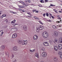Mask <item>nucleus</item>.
Instances as JSON below:
<instances>
[{
    "instance_id": "20",
    "label": "nucleus",
    "mask_w": 62,
    "mask_h": 62,
    "mask_svg": "<svg viewBox=\"0 0 62 62\" xmlns=\"http://www.w3.org/2000/svg\"><path fill=\"white\" fill-rule=\"evenodd\" d=\"M57 58L56 57H55L54 58V60L55 61H57Z\"/></svg>"
},
{
    "instance_id": "22",
    "label": "nucleus",
    "mask_w": 62,
    "mask_h": 62,
    "mask_svg": "<svg viewBox=\"0 0 62 62\" xmlns=\"http://www.w3.org/2000/svg\"><path fill=\"white\" fill-rule=\"evenodd\" d=\"M30 51L32 53V52H34L35 51V50H32L30 49Z\"/></svg>"
},
{
    "instance_id": "59",
    "label": "nucleus",
    "mask_w": 62,
    "mask_h": 62,
    "mask_svg": "<svg viewBox=\"0 0 62 62\" xmlns=\"http://www.w3.org/2000/svg\"><path fill=\"white\" fill-rule=\"evenodd\" d=\"M13 13H14V14H16V13L15 12H13Z\"/></svg>"
},
{
    "instance_id": "51",
    "label": "nucleus",
    "mask_w": 62,
    "mask_h": 62,
    "mask_svg": "<svg viewBox=\"0 0 62 62\" xmlns=\"http://www.w3.org/2000/svg\"><path fill=\"white\" fill-rule=\"evenodd\" d=\"M35 12L36 13H38V12H38V11H36Z\"/></svg>"
},
{
    "instance_id": "56",
    "label": "nucleus",
    "mask_w": 62,
    "mask_h": 62,
    "mask_svg": "<svg viewBox=\"0 0 62 62\" xmlns=\"http://www.w3.org/2000/svg\"><path fill=\"white\" fill-rule=\"evenodd\" d=\"M16 37H17V34H16Z\"/></svg>"
},
{
    "instance_id": "64",
    "label": "nucleus",
    "mask_w": 62,
    "mask_h": 62,
    "mask_svg": "<svg viewBox=\"0 0 62 62\" xmlns=\"http://www.w3.org/2000/svg\"><path fill=\"white\" fill-rule=\"evenodd\" d=\"M16 25H18V24H16Z\"/></svg>"
},
{
    "instance_id": "50",
    "label": "nucleus",
    "mask_w": 62,
    "mask_h": 62,
    "mask_svg": "<svg viewBox=\"0 0 62 62\" xmlns=\"http://www.w3.org/2000/svg\"><path fill=\"white\" fill-rule=\"evenodd\" d=\"M4 17V15H3L2 16V18H3Z\"/></svg>"
},
{
    "instance_id": "45",
    "label": "nucleus",
    "mask_w": 62,
    "mask_h": 62,
    "mask_svg": "<svg viewBox=\"0 0 62 62\" xmlns=\"http://www.w3.org/2000/svg\"><path fill=\"white\" fill-rule=\"evenodd\" d=\"M36 20H39V18H36Z\"/></svg>"
},
{
    "instance_id": "5",
    "label": "nucleus",
    "mask_w": 62,
    "mask_h": 62,
    "mask_svg": "<svg viewBox=\"0 0 62 62\" xmlns=\"http://www.w3.org/2000/svg\"><path fill=\"white\" fill-rule=\"evenodd\" d=\"M62 48V45H58V49L59 50H61Z\"/></svg>"
},
{
    "instance_id": "29",
    "label": "nucleus",
    "mask_w": 62,
    "mask_h": 62,
    "mask_svg": "<svg viewBox=\"0 0 62 62\" xmlns=\"http://www.w3.org/2000/svg\"><path fill=\"white\" fill-rule=\"evenodd\" d=\"M40 2H41V3H44V1L42 0L40 1Z\"/></svg>"
},
{
    "instance_id": "53",
    "label": "nucleus",
    "mask_w": 62,
    "mask_h": 62,
    "mask_svg": "<svg viewBox=\"0 0 62 62\" xmlns=\"http://www.w3.org/2000/svg\"><path fill=\"white\" fill-rule=\"evenodd\" d=\"M51 17L52 18H53V19H54V17L53 16H51Z\"/></svg>"
},
{
    "instance_id": "33",
    "label": "nucleus",
    "mask_w": 62,
    "mask_h": 62,
    "mask_svg": "<svg viewBox=\"0 0 62 62\" xmlns=\"http://www.w3.org/2000/svg\"><path fill=\"white\" fill-rule=\"evenodd\" d=\"M46 15L47 16V17H48V16H49V14H48V13H47L46 14Z\"/></svg>"
},
{
    "instance_id": "8",
    "label": "nucleus",
    "mask_w": 62,
    "mask_h": 62,
    "mask_svg": "<svg viewBox=\"0 0 62 62\" xmlns=\"http://www.w3.org/2000/svg\"><path fill=\"white\" fill-rule=\"evenodd\" d=\"M58 34L57 32L55 31L54 32V35L55 37H57V36H58Z\"/></svg>"
},
{
    "instance_id": "2",
    "label": "nucleus",
    "mask_w": 62,
    "mask_h": 62,
    "mask_svg": "<svg viewBox=\"0 0 62 62\" xmlns=\"http://www.w3.org/2000/svg\"><path fill=\"white\" fill-rule=\"evenodd\" d=\"M42 35L44 38L46 39L47 38L48 36V33L46 31H45L43 33Z\"/></svg>"
},
{
    "instance_id": "3",
    "label": "nucleus",
    "mask_w": 62,
    "mask_h": 62,
    "mask_svg": "<svg viewBox=\"0 0 62 62\" xmlns=\"http://www.w3.org/2000/svg\"><path fill=\"white\" fill-rule=\"evenodd\" d=\"M42 35L44 38L46 39L47 38L48 36V33L46 31H45L43 33Z\"/></svg>"
},
{
    "instance_id": "7",
    "label": "nucleus",
    "mask_w": 62,
    "mask_h": 62,
    "mask_svg": "<svg viewBox=\"0 0 62 62\" xmlns=\"http://www.w3.org/2000/svg\"><path fill=\"white\" fill-rule=\"evenodd\" d=\"M47 55V54L45 52H43L42 54V56L43 57H45Z\"/></svg>"
},
{
    "instance_id": "34",
    "label": "nucleus",
    "mask_w": 62,
    "mask_h": 62,
    "mask_svg": "<svg viewBox=\"0 0 62 62\" xmlns=\"http://www.w3.org/2000/svg\"><path fill=\"white\" fill-rule=\"evenodd\" d=\"M27 13V14H28L29 15H31V14H30V13Z\"/></svg>"
},
{
    "instance_id": "44",
    "label": "nucleus",
    "mask_w": 62,
    "mask_h": 62,
    "mask_svg": "<svg viewBox=\"0 0 62 62\" xmlns=\"http://www.w3.org/2000/svg\"><path fill=\"white\" fill-rule=\"evenodd\" d=\"M48 22H52V21H51L50 20H48Z\"/></svg>"
},
{
    "instance_id": "40",
    "label": "nucleus",
    "mask_w": 62,
    "mask_h": 62,
    "mask_svg": "<svg viewBox=\"0 0 62 62\" xmlns=\"http://www.w3.org/2000/svg\"><path fill=\"white\" fill-rule=\"evenodd\" d=\"M34 18H35V19H37V17H36V16H34Z\"/></svg>"
},
{
    "instance_id": "9",
    "label": "nucleus",
    "mask_w": 62,
    "mask_h": 62,
    "mask_svg": "<svg viewBox=\"0 0 62 62\" xmlns=\"http://www.w3.org/2000/svg\"><path fill=\"white\" fill-rule=\"evenodd\" d=\"M38 36L36 35H35L33 37V39L34 40H36L38 39Z\"/></svg>"
},
{
    "instance_id": "48",
    "label": "nucleus",
    "mask_w": 62,
    "mask_h": 62,
    "mask_svg": "<svg viewBox=\"0 0 62 62\" xmlns=\"http://www.w3.org/2000/svg\"><path fill=\"white\" fill-rule=\"evenodd\" d=\"M4 15V17H6V16H7L6 15V14Z\"/></svg>"
},
{
    "instance_id": "18",
    "label": "nucleus",
    "mask_w": 62,
    "mask_h": 62,
    "mask_svg": "<svg viewBox=\"0 0 62 62\" xmlns=\"http://www.w3.org/2000/svg\"><path fill=\"white\" fill-rule=\"evenodd\" d=\"M15 34H13L12 36V38H16V37H15Z\"/></svg>"
},
{
    "instance_id": "42",
    "label": "nucleus",
    "mask_w": 62,
    "mask_h": 62,
    "mask_svg": "<svg viewBox=\"0 0 62 62\" xmlns=\"http://www.w3.org/2000/svg\"><path fill=\"white\" fill-rule=\"evenodd\" d=\"M45 2H48V1L47 0H45Z\"/></svg>"
},
{
    "instance_id": "54",
    "label": "nucleus",
    "mask_w": 62,
    "mask_h": 62,
    "mask_svg": "<svg viewBox=\"0 0 62 62\" xmlns=\"http://www.w3.org/2000/svg\"><path fill=\"white\" fill-rule=\"evenodd\" d=\"M61 18L60 17H59L58 18H57V19H61Z\"/></svg>"
},
{
    "instance_id": "17",
    "label": "nucleus",
    "mask_w": 62,
    "mask_h": 62,
    "mask_svg": "<svg viewBox=\"0 0 62 62\" xmlns=\"http://www.w3.org/2000/svg\"><path fill=\"white\" fill-rule=\"evenodd\" d=\"M52 27L54 28V29H57V28L56 26L55 25H53L52 26Z\"/></svg>"
},
{
    "instance_id": "23",
    "label": "nucleus",
    "mask_w": 62,
    "mask_h": 62,
    "mask_svg": "<svg viewBox=\"0 0 62 62\" xmlns=\"http://www.w3.org/2000/svg\"><path fill=\"white\" fill-rule=\"evenodd\" d=\"M19 2L21 3V4H25V3L23 2V1H19Z\"/></svg>"
},
{
    "instance_id": "10",
    "label": "nucleus",
    "mask_w": 62,
    "mask_h": 62,
    "mask_svg": "<svg viewBox=\"0 0 62 62\" xmlns=\"http://www.w3.org/2000/svg\"><path fill=\"white\" fill-rule=\"evenodd\" d=\"M23 29L24 30V31H26V30H27V26L26 25L24 26H23Z\"/></svg>"
},
{
    "instance_id": "39",
    "label": "nucleus",
    "mask_w": 62,
    "mask_h": 62,
    "mask_svg": "<svg viewBox=\"0 0 62 62\" xmlns=\"http://www.w3.org/2000/svg\"><path fill=\"white\" fill-rule=\"evenodd\" d=\"M39 22L40 23H41V24H43V23H42L41 22V21H39Z\"/></svg>"
},
{
    "instance_id": "63",
    "label": "nucleus",
    "mask_w": 62,
    "mask_h": 62,
    "mask_svg": "<svg viewBox=\"0 0 62 62\" xmlns=\"http://www.w3.org/2000/svg\"><path fill=\"white\" fill-rule=\"evenodd\" d=\"M22 11L23 12H24V11Z\"/></svg>"
},
{
    "instance_id": "46",
    "label": "nucleus",
    "mask_w": 62,
    "mask_h": 62,
    "mask_svg": "<svg viewBox=\"0 0 62 62\" xmlns=\"http://www.w3.org/2000/svg\"><path fill=\"white\" fill-rule=\"evenodd\" d=\"M10 12H11V13H13V12L12 11H10Z\"/></svg>"
},
{
    "instance_id": "28",
    "label": "nucleus",
    "mask_w": 62,
    "mask_h": 62,
    "mask_svg": "<svg viewBox=\"0 0 62 62\" xmlns=\"http://www.w3.org/2000/svg\"><path fill=\"white\" fill-rule=\"evenodd\" d=\"M46 15V14H45V13L43 15V17H45Z\"/></svg>"
},
{
    "instance_id": "47",
    "label": "nucleus",
    "mask_w": 62,
    "mask_h": 62,
    "mask_svg": "<svg viewBox=\"0 0 62 62\" xmlns=\"http://www.w3.org/2000/svg\"><path fill=\"white\" fill-rule=\"evenodd\" d=\"M35 11H36V10H33V12H34Z\"/></svg>"
},
{
    "instance_id": "11",
    "label": "nucleus",
    "mask_w": 62,
    "mask_h": 62,
    "mask_svg": "<svg viewBox=\"0 0 62 62\" xmlns=\"http://www.w3.org/2000/svg\"><path fill=\"white\" fill-rule=\"evenodd\" d=\"M38 27L39 28V29L40 30H41L43 29V26H40Z\"/></svg>"
},
{
    "instance_id": "27",
    "label": "nucleus",
    "mask_w": 62,
    "mask_h": 62,
    "mask_svg": "<svg viewBox=\"0 0 62 62\" xmlns=\"http://www.w3.org/2000/svg\"><path fill=\"white\" fill-rule=\"evenodd\" d=\"M28 5H25V4H24L23 5H25V6H26V7L27 6H29L30 5L29 4H27Z\"/></svg>"
},
{
    "instance_id": "32",
    "label": "nucleus",
    "mask_w": 62,
    "mask_h": 62,
    "mask_svg": "<svg viewBox=\"0 0 62 62\" xmlns=\"http://www.w3.org/2000/svg\"><path fill=\"white\" fill-rule=\"evenodd\" d=\"M60 58H62V54H61L60 55Z\"/></svg>"
},
{
    "instance_id": "13",
    "label": "nucleus",
    "mask_w": 62,
    "mask_h": 62,
    "mask_svg": "<svg viewBox=\"0 0 62 62\" xmlns=\"http://www.w3.org/2000/svg\"><path fill=\"white\" fill-rule=\"evenodd\" d=\"M36 30V32L37 33H39V27H37Z\"/></svg>"
},
{
    "instance_id": "16",
    "label": "nucleus",
    "mask_w": 62,
    "mask_h": 62,
    "mask_svg": "<svg viewBox=\"0 0 62 62\" xmlns=\"http://www.w3.org/2000/svg\"><path fill=\"white\" fill-rule=\"evenodd\" d=\"M35 56L37 57L38 58H39V53H36L35 54Z\"/></svg>"
},
{
    "instance_id": "52",
    "label": "nucleus",
    "mask_w": 62,
    "mask_h": 62,
    "mask_svg": "<svg viewBox=\"0 0 62 62\" xmlns=\"http://www.w3.org/2000/svg\"><path fill=\"white\" fill-rule=\"evenodd\" d=\"M18 10H22V9H18Z\"/></svg>"
},
{
    "instance_id": "35",
    "label": "nucleus",
    "mask_w": 62,
    "mask_h": 62,
    "mask_svg": "<svg viewBox=\"0 0 62 62\" xmlns=\"http://www.w3.org/2000/svg\"><path fill=\"white\" fill-rule=\"evenodd\" d=\"M14 57V55H13V54H12V58H13Z\"/></svg>"
},
{
    "instance_id": "30",
    "label": "nucleus",
    "mask_w": 62,
    "mask_h": 62,
    "mask_svg": "<svg viewBox=\"0 0 62 62\" xmlns=\"http://www.w3.org/2000/svg\"><path fill=\"white\" fill-rule=\"evenodd\" d=\"M18 28L19 27H16V31H18Z\"/></svg>"
},
{
    "instance_id": "14",
    "label": "nucleus",
    "mask_w": 62,
    "mask_h": 62,
    "mask_svg": "<svg viewBox=\"0 0 62 62\" xmlns=\"http://www.w3.org/2000/svg\"><path fill=\"white\" fill-rule=\"evenodd\" d=\"M4 33V32H3V30H1L0 31V35L1 36H2L3 34Z\"/></svg>"
},
{
    "instance_id": "58",
    "label": "nucleus",
    "mask_w": 62,
    "mask_h": 62,
    "mask_svg": "<svg viewBox=\"0 0 62 62\" xmlns=\"http://www.w3.org/2000/svg\"><path fill=\"white\" fill-rule=\"evenodd\" d=\"M59 12H60V13H61L62 12V11H59Z\"/></svg>"
},
{
    "instance_id": "60",
    "label": "nucleus",
    "mask_w": 62,
    "mask_h": 62,
    "mask_svg": "<svg viewBox=\"0 0 62 62\" xmlns=\"http://www.w3.org/2000/svg\"><path fill=\"white\" fill-rule=\"evenodd\" d=\"M5 21H6V22H8V20L7 19H6L5 20Z\"/></svg>"
},
{
    "instance_id": "61",
    "label": "nucleus",
    "mask_w": 62,
    "mask_h": 62,
    "mask_svg": "<svg viewBox=\"0 0 62 62\" xmlns=\"http://www.w3.org/2000/svg\"><path fill=\"white\" fill-rule=\"evenodd\" d=\"M16 60H15V61H13V62H15L16 61Z\"/></svg>"
},
{
    "instance_id": "19",
    "label": "nucleus",
    "mask_w": 62,
    "mask_h": 62,
    "mask_svg": "<svg viewBox=\"0 0 62 62\" xmlns=\"http://www.w3.org/2000/svg\"><path fill=\"white\" fill-rule=\"evenodd\" d=\"M16 21V20H15V19L14 21H12L11 22V23H15Z\"/></svg>"
},
{
    "instance_id": "49",
    "label": "nucleus",
    "mask_w": 62,
    "mask_h": 62,
    "mask_svg": "<svg viewBox=\"0 0 62 62\" xmlns=\"http://www.w3.org/2000/svg\"><path fill=\"white\" fill-rule=\"evenodd\" d=\"M5 54L6 55H7L8 54H7V53H5Z\"/></svg>"
},
{
    "instance_id": "57",
    "label": "nucleus",
    "mask_w": 62,
    "mask_h": 62,
    "mask_svg": "<svg viewBox=\"0 0 62 62\" xmlns=\"http://www.w3.org/2000/svg\"><path fill=\"white\" fill-rule=\"evenodd\" d=\"M57 23H60V22L57 21Z\"/></svg>"
},
{
    "instance_id": "38",
    "label": "nucleus",
    "mask_w": 62,
    "mask_h": 62,
    "mask_svg": "<svg viewBox=\"0 0 62 62\" xmlns=\"http://www.w3.org/2000/svg\"><path fill=\"white\" fill-rule=\"evenodd\" d=\"M50 6H51V7L54 6V5L53 4H50Z\"/></svg>"
},
{
    "instance_id": "12",
    "label": "nucleus",
    "mask_w": 62,
    "mask_h": 62,
    "mask_svg": "<svg viewBox=\"0 0 62 62\" xmlns=\"http://www.w3.org/2000/svg\"><path fill=\"white\" fill-rule=\"evenodd\" d=\"M59 42L60 43H62V37H60L59 39Z\"/></svg>"
},
{
    "instance_id": "24",
    "label": "nucleus",
    "mask_w": 62,
    "mask_h": 62,
    "mask_svg": "<svg viewBox=\"0 0 62 62\" xmlns=\"http://www.w3.org/2000/svg\"><path fill=\"white\" fill-rule=\"evenodd\" d=\"M19 7L20 8H24L23 6H19Z\"/></svg>"
},
{
    "instance_id": "43",
    "label": "nucleus",
    "mask_w": 62,
    "mask_h": 62,
    "mask_svg": "<svg viewBox=\"0 0 62 62\" xmlns=\"http://www.w3.org/2000/svg\"><path fill=\"white\" fill-rule=\"evenodd\" d=\"M53 10L54 11H55V12H57V11H56V10Z\"/></svg>"
},
{
    "instance_id": "55",
    "label": "nucleus",
    "mask_w": 62,
    "mask_h": 62,
    "mask_svg": "<svg viewBox=\"0 0 62 62\" xmlns=\"http://www.w3.org/2000/svg\"><path fill=\"white\" fill-rule=\"evenodd\" d=\"M25 2H26V3H27V0H25Z\"/></svg>"
},
{
    "instance_id": "15",
    "label": "nucleus",
    "mask_w": 62,
    "mask_h": 62,
    "mask_svg": "<svg viewBox=\"0 0 62 62\" xmlns=\"http://www.w3.org/2000/svg\"><path fill=\"white\" fill-rule=\"evenodd\" d=\"M58 49V48H57V47L56 46H55L54 47V49L55 51H57Z\"/></svg>"
},
{
    "instance_id": "6",
    "label": "nucleus",
    "mask_w": 62,
    "mask_h": 62,
    "mask_svg": "<svg viewBox=\"0 0 62 62\" xmlns=\"http://www.w3.org/2000/svg\"><path fill=\"white\" fill-rule=\"evenodd\" d=\"M43 45L45 46H49V44L47 42H44L43 43Z\"/></svg>"
},
{
    "instance_id": "25",
    "label": "nucleus",
    "mask_w": 62,
    "mask_h": 62,
    "mask_svg": "<svg viewBox=\"0 0 62 62\" xmlns=\"http://www.w3.org/2000/svg\"><path fill=\"white\" fill-rule=\"evenodd\" d=\"M44 50H45V48H44V47H43L41 49V50H42V51H44Z\"/></svg>"
},
{
    "instance_id": "1",
    "label": "nucleus",
    "mask_w": 62,
    "mask_h": 62,
    "mask_svg": "<svg viewBox=\"0 0 62 62\" xmlns=\"http://www.w3.org/2000/svg\"><path fill=\"white\" fill-rule=\"evenodd\" d=\"M18 42L20 44L22 43V45H26L27 44V41H24L23 40L22 41L21 40H19V41H18Z\"/></svg>"
},
{
    "instance_id": "62",
    "label": "nucleus",
    "mask_w": 62,
    "mask_h": 62,
    "mask_svg": "<svg viewBox=\"0 0 62 62\" xmlns=\"http://www.w3.org/2000/svg\"><path fill=\"white\" fill-rule=\"evenodd\" d=\"M1 12H2L1 11L0 12V14H1Z\"/></svg>"
},
{
    "instance_id": "37",
    "label": "nucleus",
    "mask_w": 62,
    "mask_h": 62,
    "mask_svg": "<svg viewBox=\"0 0 62 62\" xmlns=\"http://www.w3.org/2000/svg\"><path fill=\"white\" fill-rule=\"evenodd\" d=\"M39 7H42L41 5H39Z\"/></svg>"
},
{
    "instance_id": "4",
    "label": "nucleus",
    "mask_w": 62,
    "mask_h": 62,
    "mask_svg": "<svg viewBox=\"0 0 62 62\" xmlns=\"http://www.w3.org/2000/svg\"><path fill=\"white\" fill-rule=\"evenodd\" d=\"M5 48V46H2L1 47H0V51H1V50L2 51V50H4V49Z\"/></svg>"
},
{
    "instance_id": "26",
    "label": "nucleus",
    "mask_w": 62,
    "mask_h": 62,
    "mask_svg": "<svg viewBox=\"0 0 62 62\" xmlns=\"http://www.w3.org/2000/svg\"><path fill=\"white\" fill-rule=\"evenodd\" d=\"M57 41V40H55L54 41V43H56V42Z\"/></svg>"
},
{
    "instance_id": "41",
    "label": "nucleus",
    "mask_w": 62,
    "mask_h": 62,
    "mask_svg": "<svg viewBox=\"0 0 62 62\" xmlns=\"http://www.w3.org/2000/svg\"><path fill=\"white\" fill-rule=\"evenodd\" d=\"M27 16V17H29V18H31V16Z\"/></svg>"
},
{
    "instance_id": "31",
    "label": "nucleus",
    "mask_w": 62,
    "mask_h": 62,
    "mask_svg": "<svg viewBox=\"0 0 62 62\" xmlns=\"http://www.w3.org/2000/svg\"><path fill=\"white\" fill-rule=\"evenodd\" d=\"M16 51H17V50H18V47H17L16 46Z\"/></svg>"
},
{
    "instance_id": "36",
    "label": "nucleus",
    "mask_w": 62,
    "mask_h": 62,
    "mask_svg": "<svg viewBox=\"0 0 62 62\" xmlns=\"http://www.w3.org/2000/svg\"><path fill=\"white\" fill-rule=\"evenodd\" d=\"M28 2H29V3H31V1L29 0H28Z\"/></svg>"
},
{
    "instance_id": "21",
    "label": "nucleus",
    "mask_w": 62,
    "mask_h": 62,
    "mask_svg": "<svg viewBox=\"0 0 62 62\" xmlns=\"http://www.w3.org/2000/svg\"><path fill=\"white\" fill-rule=\"evenodd\" d=\"M13 50L15 51H16V46H15L13 48Z\"/></svg>"
}]
</instances>
